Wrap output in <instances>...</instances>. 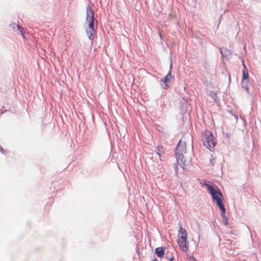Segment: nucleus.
Here are the masks:
<instances>
[{"label":"nucleus","instance_id":"3","mask_svg":"<svg viewBox=\"0 0 261 261\" xmlns=\"http://www.w3.org/2000/svg\"><path fill=\"white\" fill-rule=\"evenodd\" d=\"M201 139L203 145L209 150H212L216 144L215 138L211 132L205 130L201 134Z\"/></svg>","mask_w":261,"mask_h":261},{"label":"nucleus","instance_id":"9","mask_svg":"<svg viewBox=\"0 0 261 261\" xmlns=\"http://www.w3.org/2000/svg\"><path fill=\"white\" fill-rule=\"evenodd\" d=\"M248 83H249V80H242V87L246 90L248 89Z\"/></svg>","mask_w":261,"mask_h":261},{"label":"nucleus","instance_id":"2","mask_svg":"<svg viewBox=\"0 0 261 261\" xmlns=\"http://www.w3.org/2000/svg\"><path fill=\"white\" fill-rule=\"evenodd\" d=\"M86 22L88 24V28L86 29L87 34L90 40H92L93 39V35L95 33L94 29V15L93 10L90 6H88L86 8Z\"/></svg>","mask_w":261,"mask_h":261},{"label":"nucleus","instance_id":"5","mask_svg":"<svg viewBox=\"0 0 261 261\" xmlns=\"http://www.w3.org/2000/svg\"><path fill=\"white\" fill-rule=\"evenodd\" d=\"M176 151L178 152V153L181 154H182L186 151V146L184 143V144H182L181 140L179 141V143L177 146Z\"/></svg>","mask_w":261,"mask_h":261},{"label":"nucleus","instance_id":"8","mask_svg":"<svg viewBox=\"0 0 261 261\" xmlns=\"http://www.w3.org/2000/svg\"><path fill=\"white\" fill-rule=\"evenodd\" d=\"M156 152L160 158L161 156V154L164 152V147L162 146H158L156 149Z\"/></svg>","mask_w":261,"mask_h":261},{"label":"nucleus","instance_id":"7","mask_svg":"<svg viewBox=\"0 0 261 261\" xmlns=\"http://www.w3.org/2000/svg\"><path fill=\"white\" fill-rule=\"evenodd\" d=\"M245 80H249L248 79V72L245 65L244 64V68L243 69V79Z\"/></svg>","mask_w":261,"mask_h":261},{"label":"nucleus","instance_id":"10","mask_svg":"<svg viewBox=\"0 0 261 261\" xmlns=\"http://www.w3.org/2000/svg\"><path fill=\"white\" fill-rule=\"evenodd\" d=\"M221 215L222 217V220L224 223L227 225L228 224V220L227 217L225 216V212L223 213L222 211H221Z\"/></svg>","mask_w":261,"mask_h":261},{"label":"nucleus","instance_id":"4","mask_svg":"<svg viewBox=\"0 0 261 261\" xmlns=\"http://www.w3.org/2000/svg\"><path fill=\"white\" fill-rule=\"evenodd\" d=\"M172 78L171 71H170L165 76L164 80H161V86L164 89H167L169 87L168 84L170 83Z\"/></svg>","mask_w":261,"mask_h":261},{"label":"nucleus","instance_id":"6","mask_svg":"<svg viewBox=\"0 0 261 261\" xmlns=\"http://www.w3.org/2000/svg\"><path fill=\"white\" fill-rule=\"evenodd\" d=\"M11 27L12 28L14 29H15V27H16L17 29V30L19 31L20 33L23 36H24V30L23 28H22L21 27L19 26L18 24H17L16 23H13L12 24H11Z\"/></svg>","mask_w":261,"mask_h":261},{"label":"nucleus","instance_id":"11","mask_svg":"<svg viewBox=\"0 0 261 261\" xmlns=\"http://www.w3.org/2000/svg\"><path fill=\"white\" fill-rule=\"evenodd\" d=\"M211 96L213 97H217V93H215V92H212V94H211Z\"/></svg>","mask_w":261,"mask_h":261},{"label":"nucleus","instance_id":"1","mask_svg":"<svg viewBox=\"0 0 261 261\" xmlns=\"http://www.w3.org/2000/svg\"><path fill=\"white\" fill-rule=\"evenodd\" d=\"M204 185L206 187L208 192L212 195L213 201L216 202L221 211L223 213L225 212V208L222 202L223 195L220 191L216 186L213 187L207 183H205Z\"/></svg>","mask_w":261,"mask_h":261}]
</instances>
